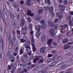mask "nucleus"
Segmentation results:
<instances>
[{
    "label": "nucleus",
    "instance_id": "obj_1",
    "mask_svg": "<svg viewBox=\"0 0 73 73\" xmlns=\"http://www.w3.org/2000/svg\"><path fill=\"white\" fill-rule=\"evenodd\" d=\"M8 40L9 41H10L9 44V49H11L12 46L14 45V43L13 42L11 41V35L9 32H8Z\"/></svg>",
    "mask_w": 73,
    "mask_h": 73
},
{
    "label": "nucleus",
    "instance_id": "obj_2",
    "mask_svg": "<svg viewBox=\"0 0 73 73\" xmlns=\"http://www.w3.org/2000/svg\"><path fill=\"white\" fill-rule=\"evenodd\" d=\"M25 48L26 49H26V51L27 53L28 54V55L29 56H31V54H32V51L31 50H30V49H31L30 46L27 45Z\"/></svg>",
    "mask_w": 73,
    "mask_h": 73
},
{
    "label": "nucleus",
    "instance_id": "obj_3",
    "mask_svg": "<svg viewBox=\"0 0 73 73\" xmlns=\"http://www.w3.org/2000/svg\"><path fill=\"white\" fill-rule=\"evenodd\" d=\"M49 33L51 36H52V37L54 36L55 33H54V29L52 28L50 29L49 30Z\"/></svg>",
    "mask_w": 73,
    "mask_h": 73
},
{
    "label": "nucleus",
    "instance_id": "obj_4",
    "mask_svg": "<svg viewBox=\"0 0 73 73\" xmlns=\"http://www.w3.org/2000/svg\"><path fill=\"white\" fill-rule=\"evenodd\" d=\"M32 11L30 10L29 9L27 11V15L30 16H31V17H33V15H34V14H33V13L31 12Z\"/></svg>",
    "mask_w": 73,
    "mask_h": 73
},
{
    "label": "nucleus",
    "instance_id": "obj_5",
    "mask_svg": "<svg viewBox=\"0 0 73 73\" xmlns=\"http://www.w3.org/2000/svg\"><path fill=\"white\" fill-rule=\"evenodd\" d=\"M40 22V23L43 24L42 25L43 28H46V27H47V24L45 23V20H41Z\"/></svg>",
    "mask_w": 73,
    "mask_h": 73
},
{
    "label": "nucleus",
    "instance_id": "obj_6",
    "mask_svg": "<svg viewBox=\"0 0 73 73\" xmlns=\"http://www.w3.org/2000/svg\"><path fill=\"white\" fill-rule=\"evenodd\" d=\"M41 56H36V58H35L33 60V62L34 63H36V62H37L38 60H39V57L40 58Z\"/></svg>",
    "mask_w": 73,
    "mask_h": 73
},
{
    "label": "nucleus",
    "instance_id": "obj_7",
    "mask_svg": "<svg viewBox=\"0 0 73 73\" xmlns=\"http://www.w3.org/2000/svg\"><path fill=\"white\" fill-rule=\"evenodd\" d=\"M35 28L37 32H40L41 29V27L40 26L36 25L35 26Z\"/></svg>",
    "mask_w": 73,
    "mask_h": 73
},
{
    "label": "nucleus",
    "instance_id": "obj_8",
    "mask_svg": "<svg viewBox=\"0 0 73 73\" xmlns=\"http://www.w3.org/2000/svg\"><path fill=\"white\" fill-rule=\"evenodd\" d=\"M48 25L50 27H52L54 26V23L51 21H49L48 22Z\"/></svg>",
    "mask_w": 73,
    "mask_h": 73
},
{
    "label": "nucleus",
    "instance_id": "obj_9",
    "mask_svg": "<svg viewBox=\"0 0 73 73\" xmlns=\"http://www.w3.org/2000/svg\"><path fill=\"white\" fill-rule=\"evenodd\" d=\"M67 20H68V21H69V20H70L69 22L70 26H72V25H73V23H72V20H71V18H70V17L67 18Z\"/></svg>",
    "mask_w": 73,
    "mask_h": 73
},
{
    "label": "nucleus",
    "instance_id": "obj_10",
    "mask_svg": "<svg viewBox=\"0 0 73 73\" xmlns=\"http://www.w3.org/2000/svg\"><path fill=\"white\" fill-rule=\"evenodd\" d=\"M46 36L44 35H42L41 38V41L42 42H44V40H46Z\"/></svg>",
    "mask_w": 73,
    "mask_h": 73
},
{
    "label": "nucleus",
    "instance_id": "obj_11",
    "mask_svg": "<svg viewBox=\"0 0 73 73\" xmlns=\"http://www.w3.org/2000/svg\"><path fill=\"white\" fill-rule=\"evenodd\" d=\"M10 18L12 20H13L14 19V14L12 12H11L9 14Z\"/></svg>",
    "mask_w": 73,
    "mask_h": 73
},
{
    "label": "nucleus",
    "instance_id": "obj_12",
    "mask_svg": "<svg viewBox=\"0 0 73 73\" xmlns=\"http://www.w3.org/2000/svg\"><path fill=\"white\" fill-rule=\"evenodd\" d=\"M52 42H53V39H49L47 42V44L48 45H50Z\"/></svg>",
    "mask_w": 73,
    "mask_h": 73
},
{
    "label": "nucleus",
    "instance_id": "obj_13",
    "mask_svg": "<svg viewBox=\"0 0 73 73\" xmlns=\"http://www.w3.org/2000/svg\"><path fill=\"white\" fill-rule=\"evenodd\" d=\"M21 23L20 24V25L21 27H23L24 26V24L25 23V21L23 19H21Z\"/></svg>",
    "mask_w": 73,
    "mask_h": 73
},
{
    "label": "nucleus",
    "instance_id": "obj_14",
    "mask_svg": "<svg viewBox=\"0 0 73 73\" xmlns=\"http://www.w3.org/2000/svg\"><path fill=\"white\" fill-rule=\"evenodd\" d=\"M36 33V36L37 38H39L40 36L41 35V33L40 31H37Z\"/></svg>",
    "mask_w": 73,
    "mask_h": 73
},
{
    "label": "nucleus",
    "instance_id": "obj_15",
    "mask_svg": "<svg viewBox=\"0 0 73 73\" xmlns=\"http://www.w3.org/2000/svg\"><path fill=\"white\" fill-rule=\"evenodd\" d=\"M45 48L44 47L41 48L40 50V53H45Z\"/></svg>",
    "mask_w": 73,
    "mask_h": 73
},
{
    "label": "nucleus",
    "instance_id": "obj_16",
    "mask_svg": "<svg viewBox=\"0 0 73 73\" xmlns=\"http://www.w3.org/2000/svg\"><path fill=\"white\" fill-rule=\"evenodd\" d=\"M48 72H47V70L43 69L42 70V71H40L38 73H48Z\"/></svg>",
    "mask_w": 73,
    "mask_h": 73
},
{
    "label": "nucleus",
    "instance_id": "obj_17",
    "mask_svg": "<svg viewBox=\"0 0 73 73\" xmlns=\"http://www.w3.org/2000/svg\"><path fill=\"white\" fill-rule=\"evenodd\" d=\"M58 63V62L57 60H56L54 62H53L50 65V66H53V65H56V64H57Z\"/></svg>",
    "mask_w": 73,
    "mask_h": 73
},
{
    "label": "nucleus",
    "instance_id": "obj_18",
    "mask_svg": "<svg viewBox=\"0 0 73 73\" xmlns=\"http://www.w3.org/2000/svg\"><path fill=\"white\" fill-rule=\"evenodd\" d=\"M71 48V45L68 46L66 44L64 45V47H63V49H68V48Z\"/></svg>",
    "mask_w": 73,
    "mask_h": 73
},
{
    "label": "nucleus",
    "instance_id": "obj_19",
    "mask_svg": "<svg viewBox=\"0 0 73 73\" xmlns=\"http://www.w3.org/2000/svg\"><path fill=\"white\" fill-rule=\"evenodd\" d=\"M41 16L40 15H38L36 16V19L37 21H40L41 20Z\"/></svg>",
    "mask_w": 73,
    "mask_h": 73
},
{
    "label": "nucleus",
    "instance_id": "obj_20",
    "mask_svg": "<svg viewBox=\"0 0 73 73\" xmlns=\"http://www.w3.org/2000/svg\"><path fill=\"white\" fill-rule=\"evenodd\" d=\"M31 0H27L26 2V5H28V6H31Z\"/></svg>",
    "mask_w": 73,
    "mask_h": 73
},
{
    "label": "nucleus",
    "instance_id": "obj_21",
    "mask_svg": "<svg viewBox=\"0 0 73 73\" xmlns=\"http://www.w3.org/2000/svg\"><path fill=\"white\" fill-rule=\"evenodd\" d=\"M49 11L50 13H51L52 14V12H53V7H51L49 8Z\"/></svg>",
    "mask_w": 73,
    "mask_h": 73
},
{
    "label": "nucleus",
    "instance_id": "obj_22",
    "mask_svg": "<svg viewBox=\"0 0 73 73\" xmlns=\"http://www.w3.org/2000/svg\"><path fill=\"white\" fill-rule=\"evenodd\" d=\"M32 47L33 48V52H36V48H35V45L33 44H32Z\"/></svg>",
    "mask_w": 73,
    "mask_h": 73
},
{
    "label": "nucleus",
    "instance_id": "obj_23",
    "mask_svg": "<svg viewBox=\"0 0 73 73\" xmlns=\"http://www.w3.org/2000/svg\"><path fill=\"white\" fill-rule=\"evenodd\" d=\"M12 24L13 26V27L14 29H15L16 28V24L14 22H12Z\"/></svg>",
    "mask_w": 73,
    "mask_h": 73
},
{
    "label": "nucleus",
    "instance_id": "obj_24",
    "mask_svg": "<svg viewBox=\"0 0 73 73\" xmlns=\"http://www.w3.org/2000/svg\"><path fill=\"white\" fill-rule=\"evenodd\" d=\"M4 40H3V38H1V40H0V42L1 43H2V48L3 49V48H4Z\"/></svg>",
    "mask_w": 73,
    "mask_h": 73
},
{
    "label": "nucleus",
    "instance_id": "obj_25",
    "mask_svg": "<svg viewBox=\"0 0 73 73\" xmlns=\"http://www.w3.org/2000/svg\"><path fill=\"white\" fill-rule=\"evenodd\" d=\"M41 66H38V67H35L34 68V70H39L41 68Z\"/></svg>",
    "mask_w": 73,
    "mask_h": 73
},
{
    "label": "nucleus",
    "instance_id": "obj_26",
    "mask_svg": "<svg viewBox=\"0 0 73 73\" xmlns=\"http://www.w3.org/2000/svg\"><path fill=\"white\" fill-rule=\"evenodd\" d=\"M68 42V39L67 38L64 39L63 41V43H66Z\"/></svg>",
    "mask_w": 73,
    "mask_h": 73
},
{
    "label": "nucleus",
    "instance_id": "obj_27",
    "mask_svg": "<svg viewBox=\"0 0 73 73\" xmlns=\"http://www.w3.org/2000/svg\"><path fill=\"white\" fill-rule=\"evenodd\" d=\"M38 14H41L43 12V10L42 9H40L38 10Z\"/></svg>",
    "mask_w": 73,
    "mask_h": 73
},
{
    "label": "nucleus",
    "instance_id": "obj_28",
    "mask_svg": "<svg viewBox=\"0 0 73 73\" xmlns=\"http://www.w3.org/2000/svg\"><path fill=\"white\" fill-rule=\"evenodd\" d=\"M45 3L46 4H48L49 5V4H50V0H45Z\"/></svg>",
    "mask_w": 73,
    "mask_h": 73
},
{
    "label": "nucleus",
    "instance_id": "obj_29",
    "mask_svg": "<svg viewBox=\"0 0 73 73\" xmlns=\"http://www.w3.org/2000/svg\"><path fill=\"white\" fill-rule=\"evenodd\" d=\"M26 40L25 39H24V38H21L20 40V42L21 43H23V42H24Z\"/></svg>",
    "mask_w": 73,
    "mask_h": 73
},
{
    "label": "nucleus",
    "instance_id": "obj_30",
    "mask_svg": "<svg viewBox=\"0 0 73 73\" xmlns=\"http://www.w3.org/2000/svg\"><path fill=\"white\" fill-rule=\"evenodd\" d=\"M59 7L60 8L61 11H63V10L64 9V7H63L64 6H63L62 5H60Z\"/></svg>",
    "mask_w": 73,
    "mask_h": 73
},
{
    "label": "nucleus",
    "instance_id": "obj_31",
    "mask_svg": "<svg viewBox=\"0 0 73 73\" xmlns=\"http://www.w3.org/2000/svg\"><path fill=\"white\" fill-rule=\"evenodd\" d=\"M29 28L30 31L32 30V24H29Z\"/></svg>",
    "mask_w": 73,
    "mask_h": 73
},
{
    "label": "nucleus",
    "instance_id": "obj_32",
    "mask_svg": "<svg viewBox=\"0 0 73 73\" xmlns=\"http://www.w3.org/2000/svg\"><path fill=\"white\" fill-rule=\"evenodd\" d=\"M43 61H44V59L43 58L42 59L41 58V59L39 61V64H40L41 63L42 64L44 62Z\"/></svg>",
    "mask_w": 73,
    "mask_h": 73
},
{
    "label": "nucleus",
    "instance_id": "obj_33",
    "mask_svg": "<svg viewBox=\"0 0 73 73\" xmlns=\"http://www.w3.org/2000/svg\"><path fill=\"white\" fill-rule=\"evenodd\" d=\"M3 20V23H5V24H6V22L7 21V20L5 18H4V17L2 18Z\"/></svg>",
    "mask_w": 73,
    "mask_h": 73
},
{
    "label": "nucleus",
    "instance_id": "obj_34",
    "mask_svg": "<svg viewBox=\"0 0 73 73\" xmlns=\"http://www.w3.org/2000/svg\"><path fill=\"white\" fill-rule=\"evenodd\" d=\"M67 66V64H63L61 66V67H62V68H65L66 66Z\"/></svg>",
    "mask_w": 73,
    "mask_h": 73
},
{
    "label": "nucleus",
    "instance_id": "obj_35",
    "mask_svg": "<svg viewBox=\"0 0 73 73\" xmlns=\"http://www.w3.org/2000/svg\"><path fill=\"white\" fill-rule=\"evenodd\" d=\"M19 50V47L16 46V48H15V51L16 52H17V51Z\"/></svg>",
    "mask_w": 73,
    "mask_h": 73
},
{
    "label": "nucleus",
    "instance_id": "obj_36",
    "mask_svg": "<svg viewBox=\"0 0 73 73\" xmlns=\"http://www.w3.org/2000/svg\"><path fill=\"white\" fill-rule=\"evenodd\" d=\"M31 45H32L33 44L35 45V39H31Z\"/></svg>",
    "mask_w": 73,
    "mask_h": 73
},
{
    "label": "nucleus",
    "instance_id": "obj_37",
    "mask_svg": "<svg viewBox=\"0 0 73 73\" xmlns=\"http://www.w3.org/2000/svg\"><path fill=\"white\" fill-rule=\"evenodd\" d=\"M54 30H57V29H58V26H57V25H55L54 27Z\"/></svg>",
    "mask_w": 73,
    "mask_h": 73
},
{
    "label": "nucleus",
    "instance_id": "obj_38",
    "mask_svg": "<svg viewBox=\"0 0 73 73\" xmlns=\"http://www.w3.org/2000/svg\"><path fill=\"white\" fill-rule=\"evenodd\" d=\"M51 53L52 54H56L57 53V51L55 50H54L52 51Z\"/></svg>",
    "mask_w": 73,
    "mask_h": 73
},
{
    "label": "nucleus",
    "instance_id": "obj_39",
    "mask_svg": "<svg viewBox=\"0 0 73 73\" xmlns=\"http://www.w3.org/2000/svg\"><path fill=\"white\" fill-rule=\"evenodd\" d=\"M23 49L21 48L20 50V51L19 52L20 55H21L23 54Z\"/></svg>",
    "mask_w": 73,
    "mask_h": 73
},
{
    "label": "nucleus",
    "instance_id": "obj_40",
    "mask_svg": "<svg viewBox=\"0 0 73 73\" xmlns=\"http://www.w3.org/2000/svg\"><path fill=\"white\" fill-rule=\"evenodd\" d=\"M27 21H28V22H29V23H30V22H31V19L29 17H28L27 18Z\"/></svg>",
    "mask_w": 73,
    "mask_h": 73
},
{
    "label": "nucleus",
    "instance_id": "obj_41",
    "mask_svg": "<svg viewBox=\"0 0 73 73\" xmlns=\"http://www.w3.org/2000/svg\"><path fill=\"white\" fill-rule=\"evenodd\" d=\"M68 26V25L67 24H65L63 25V28H67Z\"/></svg>",
    "mask_w": 73,
    "mask_h": 73
},
{
    "label": "nucleus",
    "instance_id": "obj_42",
    "mask_svg": "<svg viewBox=\"0 0 73 73\" xmlns=\"http://www.w3.org/2000/svg\"><path fill=\"white\" fill-rule=\"evenodd\" d=\"M24 28L25 32H27V30L28 29V26H27V25H25V26Z\"/></svg>",
    "mask_w": 73,
    "mask_h": 73
},
{
    "label": "nucleus",
    "instance_id": "obj_43",
    "mask_svg": "<svg viewBox=\"0 0 73 73\" xmlns=\"http://www.w3.org/2000/svg\"><path fill=\"white\" fill-rule=\"evenodd\" d=\"M22 62V63H24V62H25V64L26 63V65H27L28 64V60H26L25 62L23 60L21 61Z\"/></svg>",
    "mask_w": 73,
    "mask_h": 73
},
{
    "label": "nucleus",
    "instance_id": "obj_44",
    "mask_svg": "<svg viewBox=\"0 0 73 73\" xmlns=\"http://www.w3.org/2000/svg\"><path fill=\"white\" fill-rule=\"evenodd\" d=\"M50 62H51V59L50 58L48 59L47 61V63L49 64V63H50Z\"/></svg>",
    "mask_w": 73,
    "mask_h": 73
},
{
    "label": "nucleus",
    "instance_id": "obj_45",
    "mask_svg": "<svg viewBox=\"0 0 73 73\" xmlns=\"http://www.w3.org/2000/svg\"><path fill=\"white\" fill-rule=\"evenodd\" d=\"M12 33L13 36H16V34H15V30H13Z\"/></svg>",
    "mask_w": 73,
    "mask_h": 73
},
{
    "label": "nucleus",
    "instance_id": "obj_46",
    "mask_svg": "<svg viewBox=\"0 0 73 73\" xmlns=\"http://www.w3.org/2000/svg\"><path fill=\"white\" fill-rule=\"evenodd\" d=\"M36 66V64H33L31 65V68H33V67H35V66Z\"/></svg>",
    "mask_w": 73,
    "mask_h": 73
},
{
    "label": "nucleus",
    "instance_id": "obj_47",
    "mask_svg": "<svg viewBox=\"0 0 73 73\" xmlns=\"http://www.w3.org/2000/svg\"><path fill=\"white\" fill-rule=\"evenodd\" d=\"M52 56H53V55L50 54H48V57H51Z\"/></svg>",
    "mask_w": 73,
    "mask_h": 73
},
{
    "label": "nucleus",
    "instance_id": "obj_48",
    "mask_svg": "<svg viewBox=\"0 0 73 73\" xmlns=\"http://www.w3.org/2000/svg\"><path fill=\"white\" fill-rule=\"evenodd\" d=\"M33 33H34V32H33V31L31 30V31L30 32V34L32 36L33 35V34H34Z\"/></svg>",
    "mask_w": 73,
    "mask_h": 73
},
{
    "label": "nucleus",
    "instance_id": "obj_49",
    "mask_svg": "<svg viewBox=\"0 0 73 73\" xmlns=\"http://www.w3.org/2000/svg\"><path fill=\"white\" fill-rule=\"evenodd\" d=\"M61 58H62V57H61V56H60L58 57L57 58V60H61Z\"/></svg>",
    "mask_w": 73,
    "mask_h": 73
},
{
    "label": "nucleus",
    "instance_id": "obj_50",
    "mask_svg": "<svg viewBox=\"0 0 73 73\" xmlns=\"http://www.w3.org/2000/svg\"><path fill=\"white\" fill-rule=\"evenodd\" d=\"M20 18V15H17V21L19 20V19Z\"/></svg>",
    "mask_w": 73,
    "mask_h": 73
},
{
    "label": "nucleus",
    "instance_id": "obj_51",
    "mask_svg": "<svg viewBox=\"0 0 73 73\" xmlns=\"http://www.w3.org/2000/svg\"><path fill=\"white\" fill-rule=\"evenodd\" d=\"M64 4H65V5H66L68 4V1L65 0L64 1Z\"/></svg>",
    "mask_w": 73,
    "mask_h": 73
},
{
    "label": "nucleus",
    "instance_id": "obj_52",
    "mask_svg": "<svg viewBox=\"0 0 73 73\" xmlns=\"http://www.w3.org/2000/svg\"><path fill=\"white\" fill-rule=\"evenodd\" d=\"M17 34L19 36L20 35V31H17Z\"/></svg>",
    "mask_w": 73,
    "mask_h": 73
},
{
    "label": "nucleus",
    "instance_id": "obj_53",
    "mask_svg": "<svg viewBox=\"0 0 73 73\" xmlns=\"http://www.w3.org/2000/svg\"><path fill=\"white\" fill-rule=\"evenodd\" d=\"M24 2L22 0L21 1H20V3L21 4V5H23V4H24Z\"/></svg>",
    "mask_w": 73,
    "mask_h": 73
},
{
    "label": "nucleus",
    "instance_id": "obj_54",
    "mask_svg": "<svg viewBox=\"0 0 73 73\" xmlns=\"http://www.w3.org/2000/svg\"><path fill=\"white\" fill-rule=\"evenodd\" d=\"M56 15L57 16V17H58L60 16V13L59 12H58L56 13Z\"/></svg>",
    "mask_w": 73,
    "mask_h": 73
},
{
    "label": "nucleus",
    "instance_id": "obj_55",
    "mask_svg": "<svg viewBox=\"0 0 73 73\" xmlns=\"http://www.w3.org/2000/svg\"><path fill=\"white\" fill-rule=\"evenodd\" d=\"M0 58L1 59L3 58V55L1 53H0Z\"/></svg>",
    "mask_w": 73,
    "mask_h": 73
},
{
    "label": "nucleus",
    "instance_id": "obj_56",
    "mask_svg": "<svg viewBox=\"0 0 73 73\" xmlns=\"http://www.w3.org/2000/svg\"><path fill=\"white\" fill-rule=\"evenodd\" d=\"M21 16L22 17H24V13L22 12L21 13Z\"/></svg>",
    "mask_w": 73,
    "mask_h": 73
},
{
    "label": "nucleus",
    "instance_id": "obj_57",
    "mask_svg": "<svg viewBox=\"0 0 73 73\" xmlns=\"http://www.w3.org/2000/svg\"><path fill=\"white\" fill-rule=\"evenodd\" d=\"M63 16H62V15H60L58 17L59 19H61Z\"/></svg>",
    "mask_w": 73,
    "mask_h": 73
},
{
    "label": "nucleus",
    "instance_id": "obj_58",
    "mask_svg": "<svg viewBox=\"0 0 73 73\" xmlns=\"http://www.w3.org/2000/svg\"><path fill=\"white\" fill-rule=\"evenodd\" d=\"M52 44L54 45V46H56V45H57V43L54 42H53Z\"/></svg>",
    "mask_w": 73,
    "mask_h": 73
},
{
    "label": "nucleus",
    "instance_id": "obj_59",
    "mask_svg": "<svg viewBox=\"0 0 73 73\" xmlns=\"http://www.w3.org/2000/svg\"><path fill=\"white\" fill-rule=\"evenodd\" d=\"M3 11L4 12H6V11H5V7H4V6L3 7Z\"/></svg>",
    "mask_w": 73,
    "mask_h": 73
},
{
    "label": "nucleus",
    "instance_id": "obj_60",
    "mask_svg": "<svg viewBox=\"0 0 73 73\" xmlns=\"http://www.w3.org/2000/svg\"><path fill=\"white\" fill-rule=\"evenodd\" d=\"M58 19H57L55 20L54 23H58Z\"/></svg>",
    "mask_w": 73,
    "mask_h": 73
},
{
    "label": "nucleus",
    "instance_id": "obj_61",
    "mask_svg": "<svg viewBox=\"0 0 73 73\" xmlns=\"http://www.w3.org/2000/svg\"><path fill=\"white\" fill-rule=\"evenodd\" d=\"M13 37L14 41H16V37H15V36H13Z\"/></svg>",
    "mask_w": 73,
    "mask_h": 73
},
{
    "label": "nucleus",
    "instance_id": "obj_62",
    "mask_svg": "<svg viewBox=\"0 0 73 73\" xmlns=\"http://www.w3.org/2000/svg\"><path fill=\"white\" fill-rule=\"evenodd\" d=\"M33 55H32L30 57V59L31 60H33V59L34 58Z\"/></svg>",
    "mask_w": 73,
    "mask_h": 73
},
{
    "label": "nucleus",
    "instance_id": "obj_63",
    "mask_svg": "<svg viewBox=\"0 0 73 73\" xmlns=\"http://www.w3.org/2000/svg\"><path fill=\"white\" fill-rule=\"evenodd\" d=\"M8 68L9 70H10V69H11V66L10 65H9L8 66Z\"/></svg>",
    "mask_w": 73,
    "mask_h": 73
},
{
    "label": "nucleus",
    "instance_id": "obj_64",
    "mask_svg": "<svg viewBox=\"0 0 73 73\" xmlns=\"http://www.w3.org/2000/svg\"><path fill=\"white\" fill-rule=\"evenodd\" d=\"M64 27H63V25H62L60 26V28L61 29V30H63V29Z\"/></svg>",
    "mask_w": 73,
    "mask_h": 73
}]
</instances>
